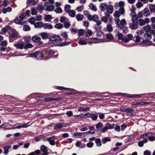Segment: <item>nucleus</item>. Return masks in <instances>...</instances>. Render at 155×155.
<instances>
[{"label":"nucleus","instance_id":"55","mask_svg":"<svg viewBox=\"0 0 155 155\" xmlns=\"http://www.w3.org/2000/svg\"><path fill=\"white\" fill-rule=\"evenodd\" d=\"M91 113H90L88 112V113L84 114L83 117L84 118L91 117Z\"/></svg>","mask_w":155,"mask_h":155},{"label":"nucleus","instance_id":"57","mask_svg":"<svg viewBox=\"0 0 155 155\" xmlns=\"http://www.w3.org/2000/svg\"><path fill=\"white\" fill-rule=\"evenodd\" d=\"M66 114L68 117H71L73 116V112L71 111H69L66 112Z\"/></svg>","mask_w":155,"mask_h":155},{"label":"nucleus","instance_id":"5","mask_svg":"<svg viewBox=\"0 0 155 155\" xmlns=\"http://www.w3.org/2000/svg\"><path fill=\"white\" fill-rule=\"evenodd\" d=\"M150 21L149 18H146L144 20L142 19H139V24L140 26L145 25L146 23H149Z\"/></svg>","mask_w":155,"mask_h":155},{"label":"nucleus","instance_id":"44","mask_svg":"<svg viewBox=\"0 0 155 155\" xmlns=\"http://www.w3.org/2000/svg\"><path fill=\"white\" fill-rule=\"evenodd\" d=\"M143 35L147 39H150L151 38V35L149 34L145 33Z\"/></svg>","mask_w":155,"mask_h":155},{"label":"nucleus","instance_id":"18","mask_svg":"<svg viewBox=\"0 0 155 155\" xmlns=\"http://www.w3.org/2000/svg\"><path fill=\"white\" fill-rule=\"evenodd\" d=\"M111 140L110 138L108 137H104L102 139V142L103 144H105L107 142L110 141Z\"/></svg>","mask_w":155,"mask_h":155},{"label":"nucleus","instance_id":"12","mask_svg":"<svg viewBox=\"0 0 155 155\" xmlns=\"http://www.w3.org/2000/svg\"><path fill=\"white\" fill-rule=\"evenodd\" d=\"M124 5V2L123 1H120L119 2L116 3L114 7L117 8L118 7L122 8Z\"/></svg>","mask_w":155,"mask_h":155},{"label":"nucleus","instance_id":"56","mask_svg":"<svg viewBox=\"0 0 155 155\" xmlns=\"http://www.w3.org/2000/svg\"><path fill=\"white\" fill-rule=\"evenodd\" d=\"M133 111L134 110L132 109H127V112L128 114L130 115H131L132 114Z\"/></svg>","mask_w":155,"mask_h":155},{"label":"nucleus","instance_id":"23","mask_svg":"<svg viewBox=\"0 0 155 155\" xmlns=\"http://www.w3.org/2000/svg\"><path fill=\"white\" fill-rule=\"evenodd\" d=\"M144 31L147 32H149L151 29V27L149 25H147L143 28Z\"/></svg>","mask_w":155,"mask_h":155},{"label":"nucleus","instance_id":"39","mask_svg":"<svg viewBox=\"0 0 155 155\" xmlns=\"http://www.w3.org/2000/svg\"><path fill=\"white\" fill-rule=\"evenodd\" d=\"M33 45L30 43H28L26 44L25 45H24V48L26 49L27 48H32Z\"/></svg>","mask_w":155,"mask_h":155},{"label":"nucleus","instance_id":"8","mask_svg":"<svg viewBox=\"0 0 155 155\" xmlns=\"http://www.w3.org/2000/svg\"><path fill=\"white\" fill-rule=\"evenodd\" d=\"M14 46L15 47L20 49H22L24 47V44L22 43H15L14 44Z\"/></svg>","mask_w":155,"mask_h":155},{"label":"nucleus","instance_id":"24","mask_svg":"<svg viewBox=\"0 0 155 155\" xmlns=\"http://www.w3.org/2000/svg\"><path fill=\"white\" fill-rule=\"evenodd\" d=\"M10 29V27L8 26H6L5 28H2L1 30V33H5L7 31H8Z\"/></svg>","mask_w":155,"mask_h":155},{"label":"nucleus","instance_id":"45","mask_svg":"<svg viewBox=\"0 0 155 155\" xmlns=\"http://www.w3.org/2000/svg\"><path fill=\"white\" fill-rule=\"evenodd\" d=\"M92 32L90 30H88L86 33V35L87 37H90L92 35Z\"/></svg>","mask_w":155,"mask_h":155},{"label":"nucleus","instance_id":"22","mask_svg":"<svg viewBox=\"0 0 155 155\" xmlns=\"http://www.w3.org/2000/svg\"><path fill=\"white\" fill-rule=\"evenodd\" d=\"M106 16H103L101 19V21L106 23L108 21L107 17L109 16V15L107 14H106Z\"/></svg>","mask_w":155,"mask_h":155},{"label":"nucleus","instance_id":"30","mask_svg":"<svg viewBox=\"0 0 155 155\" xmlns=\"http://www.w3.org/2000/svg\"><path fill=\"white\" fill-rule=\"evenodd\" d=\"M68 20V19L64 16H62L60 18V21L62 23L67 22Z\"/></svg>","mask_w":155,"mask_h":155},{"label":"nucleus","instance_id":"34","mask_svg":"<svg viewBox=\"0 0 155 155\" xmlns=\"http://www.w3.org/2000/svg\"><path fill=\"white\" fill-rule=\"evenodd\" d=\"M54 27L57 29H60L63 28V25L62 24L58 23L55 25Z\"/></svg>","mask_w":155,"mask_h":155},{"label":"nucleus","instance_id":"3","mask_svg":"<svg viewBox=\"0 0 155 155\" xmlns=\"http://www.w3.org/2000/svg\"><path fill=\"white\" fill-rule=\"evenodd\" d=\"M114 128V126L111 125L109 123H106L104 127L101 130V132L104 133L109 129H112Z\"/></svg>","mask_w":155,"mask_h":155},{"label":"nucleus","instance_id":"29","mask_svg":"<svg viewBox=\"0 0 155 155\" xmlns=\"http://www.w3.org/2000/svg\"><path fill=\"white\" fill-rule=\"evenodd\" d=\"M143 15L146 17L150 14V12L148 9L147 8H145L143 10Z\"/></svg>","mask_w":155,"mask_h":155},{"label":"nucleus","instance_id":"60","mask_svg":"<svg viewBox=\"0 0 155 155\" xmlns=\"http://www.w3.org/2000/svg\"><path fill=\"white\" fill-rule=\"evenodd\" d=\"M53 138V137H49L48 138H47V139H45V138H43V139L45 141H48L49 142H50L52 140V139Z\"/></svg>","mask_w":155,"mask_h":155},{"label":"nucleus","instance_id":"48","mask_svg":"<svg viewBox=\"0 0 155 155\" xmlns=\"http://www.w3.org/2000/svg\"><path fill=\"white\" fill-rule=\"evenodd\" d=\"M106 36L108 39L110 40H112L113 38V36L112 35L110 34H106Z\"/></svg>","mask_w":155,"mask_h":155},{"label":"nucleus","instance_id":"61","mask_svg":"<svg viewBox=\"0 0 155 155\" xmlns=\"http://www.w3.org/2000/svg\"><path fill=\"white\" fill-rule=\"evenodd\" d=\"M117 35L118 37V38L120 39H122L124 38L123 36V35L120 33H118L117 34Z\"/></svg>","mask_w":155,"mask_h":155},{"label":"nucleus","instance_id":"17","mask_svg":"<svg viewBox=\"0 0 155 155\" xmlns=\"http://www.w3.org/2000/svg\"><path fill=\"white\" fill-rule=\"evenodd\" d=\"M84 16L81 14H78L76 15V18L78 21H81L83 20Z\"/></svg>","mask_w":155,"mask_h":155},{"label":"nucleus","instance_id":"1","mask_svg":"<svg viewBox=\"0 0 155 155\" xmlns=\"http://www.w3.org/2000/svg\"><path fill=\"white\" fill-rule=\"evenodd\" d=\"M86 13H84V14L86 15L87 19L90 21H96L98 19V16L97 15H94L92 16L91 15H89L87 11H86Z\"/></svg>","mask_w":155,"mask_h":155},{"label":"nucleus","instance_id":"43","mask_svg":"<svg viewBox=\"0 0 155 155\" xmlns=\"http://www.w3.org/2000/svg\"><path fill=\"white\" fill-rule=\"evenodd\" d=\"M114 20L115 23L119 27H120V25L119 23L120 22L119 18H114Z\"/></svg>","mask_w":155,"mask_h":155},{"label":"nucleus","instance_id":"37","mask_svg":"<svg viewBox=\"0 0 155 155\" xmlns=\"http://www.w3.org/2000/svg\"><path fill=\"white\" fill-rule=\"evenodd\" d=\"M136 6L138 8L142 7L143 6V4L140 2H138L136 4Z\"/></svg>","mask_w":155,"mask_h":155},{"label":"nucleus","instance_id":"31","mask_svg":"<svg viewBox=\"0 0 155 155\" xmlns=\"http://www.w3.org/2000/svg\"><path fill=\"white\" fill-rule=\"evenodd\" d=\"M149 8L151 12H154L155 11V5L153 4L150 5L149 6Z\"/></svg>","mask_w":155,"mask_h":155},{"label":"nucleus","instance_id":"32","mask_svg":"<svg viewBox=\"0 0 155 155\" xmlns=\"http://www.w3.org/2000/svg\"><path fill=\"white\" fill-rule=\"evenodd\" d=\"M107 31L109 32H111L113 30V28L111 26V24H108L107 25Z\"/></svg>","mask_w":155,"mask_h":155},{"label":"nucleus","instance_id":"58","mask_svg":"<svg viewBox=\"0 0 155 155\" xmlns=\"http://www.w3.org/2000/svg\"><path fill=\"white\" fill-rule=\"evenodd\" d=\"M25 16L26 15L24 13H23L21 14L19 17V18L21 19V21H23Z\"/></svg>","mask_w":155,"mask_h":155},{"label":"nucleus","instance_id":"4","mask_svg":"<svg viewBox=\"0 0 155 155\" xmlns=\"http://www.w3.org/2000/svg\"><path fill=\"white\" fill-rule=\"evenodd\" d=\"M61 38V37L59 35H54L49 38V40L53 43H54L57 41L60 40Z\"/></svg>","mask_w":155,"mask_h":155},{"label":"nucleus","instance_id":"46","mask_svg":"<svg viewBox=\"0 0 155 155\" xmlns=\"http://www.w3.org/2000/svg\"><path fill=\"white\" fill-rule=\"evenodd\" d=\"M43 24L42 23L40 22H38L35 24V28H37L40 27L41 26L43 27Z\"/></svg>","mask_w":155,"mask_h":155},{"label":"nucleus","instance_id":"51","mask_svg":"<svg viewBox=\"0 0 155 155\" xmlns=\"http://www.w3.org/2000/svg\"><path fill=\"white\" fill-rule=\"evenodd\" d=\"M43 138H44L43 137V135H40L38 137H36L35 138V139L36 141H39L41 138H42L43 139Z\"/></svg>","mask_w":155,"mask_h":155},{"label":"nucleus","instance_id":"2","mask_svg":"<svg viewBox=\"0 0 155 155\" xmlns=\"http://www.w3.org/2000/svg\"><path fill=\"white\" fill-rule=\"evenodd\" d=\"M28 55L30 57L36 58L38 59H41L43 57L42 53L39 52H36L30 53Z\"/></svg>","mask_w":155,"mask_h":155},{"label":"nucleus","instance_id":"41","mask_svg":"<svg viewBox=\"0 0 155 155\" xmlns=\"http://www.w3.org/2000/svg\"><path fill=\"white\" fill-rule=\"evenodd\" d=\"M113 15L114 18H119L120 15L118 11H116L114 12Z\"/></svg>","mask_w":155,"mask_h":155},{"label":"nucleus","instance_id":"42","mask_svg":"<svg viewBox=\"0 0 155 155\" xmlns=\"http://www.w3.org/2000/svg\"><path fill=\"white\" fill-rule=\"evenodd\" d=\"M52 18V16L51 15H46L45 17V19L48 21H49Z\"/></svg>","mask_w":155,"mask_h":155},{"label":"nucleus","instance_id":"28","mask_svg":"<svg viewBox=\"0 0 155 155\" xmlns=\"http://www.w3.org/2000/svg\"><path fill=\"white\" fill-rule=\"evenodd\" d=\"M84 133H76L74 134V136H80L81 137H83L84 136Z\"/></svg>","mask_w":155,"mask_h":155},{"label":"nucleus","instance_id":"38","mask_svg":"<svg viewBox=\"0 0 155 155\" xmlns=\"http://www.w3.org/2000/svg\"><path fill=\"white\" fill-rule=\"evenodd\" d=\"M71 6L69 5H67L65 6L64 7V10L66 12H68L71 10Z\"/></svg>","mask_w":155,"mask_h":155},{"label":"nucleus","instance_id":"10","mask_svg":"<svg viewBox=\"0 0 155 155\" xmlns=\"http://www.w3.org/2000/svg\"><path fill=\"white\" fill-rule=\"evenodd\" d=\"M43 27L45 29H51L53 28V27L50 24H48L47 23L43 24Z\"/></svg>","mask_w":155,"mask_h":155},{"label":"nucleus","instance_id":"6","mask_svg":"<svg viewBox=\"0 0 155 155\" xmlns=\"http://www.w3.org/2000/svg\"><path fill=\"white\" fill-rule=\"evenodd\" d=\"M18 34L17 32L14 31L9 35V38L10 42H12L13 40H15V38L18 37Z\"/></svg>","mask_w":155,"mask_h":155},{"label":"nucleus","instance_id":"33","mask_svg":"<svg viewBox=\"0 0 155 155\" xmlns=\"http://www.w3.org/2000/svg\"><path fill=\"white\" fill-rule=\"evenodd\" d=\"M54 9V7L53 5H51L47 6L46 10V11H51Z\"/></svg>","mask_w":155,"mask_h":155},{"label":"nucleus","instance_id":"49","mask_svg":"<svg viewBox=\"0 0 155 155\" xmlns=\"http://www.w3.org/2000/svg\"><path fill=\"white\" fill-rule=\"evenodd\" d=\"M148 103H149L148 102H140L139 103H137L135 104H134V105H135L136 106H137L138 105H146L147 104H148Z\"/></svg>","mask_w":155,"mask_h":155},{"label":"nucleus","instance_id":"9","mask_svg":"<svg viewBox=\"0 0 155 155\" xmlns=\"http://www.w3.org/2000/svg\"><path fill=\"white\" fill-rule=\"evenodd\" d=\"M41 150L43 153V155H47L48 153L47 152V147L44 145H42L41 147Z\"/></svg>","mask_w":155,"mask_h":155},{"label":"nucleus","instance_id":"35","mask_svg":"<svg viewBox=\"0 0 155 155\" xmlns=\"http://www.w3.org/2000/svg\"><path fill=\"white\" fill-rule=\"evenodd\" d=\"M141 44H146L147 45H150L151 44V42L150 41L144 40L141 42Z\"/></svg>","mask_w":155,"mask_h":155},{"label":"nucleus","instance_id":"40","mask_svg":"<svg viewBox=\"0 0 155 155\" xmlns=\"http://www.w3.org/2000/svg\"><path fill=\"white\" fill-rule=\"evenodd\" d=\"M95 142L97 146L100 147L101 145V139L99 138L96 139L95 140Z\"/></svg>","mask_w":155,"mask_h":155},{"label":"nucleus","instance_id":"19","mask_svg":"<svg viewBox=\"0 0 155 155\" xmlns=\"http://www.w3.org/2000/svg\"><path fill=\"white\" fill-rule=\"evenodd\" d=\"M90 8L94 11H96L97 10L96 6L94 5L93 3H90L89 5Z\"/></svg>","mask_w":155,"mask_h":155},{"label":"nucleus","instance_id":"13","mask_svg":"<svg viewBox=\"0 0 155 155\" xmlns=\"http://www.w3.org/2000/svg\"><path fill=\"white\" fill-rule=\"evenodd\" d=\"M40 35L42 39H45L48 38L49 37V34L46 32L41 33Z\"/></svg>","mask_w":155,"mask_h":155},{"label":"nucleus","instance_id":"53","mask_svg":"<svg viewBox=\"0 0 155 155\" xmlns=\"http://www.w3.org/2000/svg\"><path fill=\"white\" fill-rule=\"evenodd\" d=\"M93 120H96L97 118V116L95 114L91 113V117Z\"/></svg>","mask_w":155,"mask_h":155},{"label":"nucleus","instance_id":"11","mask_svg":"<svg viewBox=\"0 0 155 155\" xmlns=\"http://www.w3.org/2000/svg\"><path fill=\"white\" fill-rule=\"evenodd\" d=\"M136 8L134 6H132L130 9V11L131 12L130 14V15L132 16H136L137 15L136 13L135 12Z\"/></svg>","mask_w":155,"mask_h":155},{"label":"nucleus","instance_id":"7","mask_svg":"<svg viewBox=\"0 0 155 155\" xmlns=\"http://www.w3.org/2000/svg\"><path fill=\"white\" fill-rule=\"evenodd\" d=\"M32 40L33 41L36 42H39L40 44H42V42L40 41L41 38L40 37H39L36 36H34L32 38Z\"/></svg>","mask_w":155,"mask_h":155},{"label":"nucleus","instance_id":"54","mask_svg":"<svg viewBox=\"0 0 155 155\" xmlns=\"http://www.w3.org/2000/svg\"><path fill=\"white\" fill-rule=\"evenodd\" d=\"M84 33V31L83 29L79 30L78 31V34L80 36H82L83 35Z\"/></svg>","mask_w":155,"mask_h":155},{"label":"nucleus","instance_id":"62","mask_svg":"<svg viewBox=\"0 0 155 155\" xmlns=\"http://www.w3.org/2000/svg\"><path fill=\"white\" fill-rule=\"evenodd\" d=\"M78 43L80 45H86L87 44L85 41L83 40H81L80 41L78 42Z\"/></svg>","mask_w":155,"mask_h":155},{"label":"nucleus","instance_id":"20","mask_svg":"<svg viewBox=\"0 0 155 155\" xmlns=\"http://www.w3.org/2000/svg\"><path fill=\"white\" fill-rule=\"evenodd\" d=\"M69 16L72 17H74L75 16L76 12L74 10H71L68 12Z\"/></svg>","mask_w":155,"mask_h":155},{"label":"nucleus","instance_id":"50","mask_svg":"<svg viewBox=\"0 0 155 155\" xmlns=\"http://www.w3.org/2000/svg\"><path fill=\"white\" fill-rule=\"evenodd\" d=\"M95 126L96 128L98 129L102 127L103 126V125L102 123L99 122Z\"/></svg>","mask_w":155,"mask_h":155},{"label":"nucleus","instance_id":"47","mask_svg":"<svg viewBox=\"0 0 155 155\" xmlns=\"http://www.w3.org/2000/svg\"><path fill=\"white\" fill-rule=\"evenodd\" d=\"M55 12L57 13H60L62 12V10L61 8L58 7L55 9Z\"/></svg>","mask_w":155,"mask_h":155},{"label":"nucleus","instance_id":"52","mask_svg":"<svg viewBox=\"0 0 155 155\" xmlns=\"http://www.w3.org/2000/svg\"><path fill=\"white\" fill-rule=\"evenodd\" d=\"M23 29L25 31H28L30 30V27L29 25H25L24 26Z\"/></svg>","mask_w":155,"mask_h":155},{"label":"nucleus","instance_id":"16","mask_svg":"<svg viewBox=\"0 0 155 155\" xmlns=\"http://www.w3.org/2000/svg\"><path fill=\"white\" fill-rule=\"evenodd\" d=\"M107 5L105 3H102L100 4V9L101 11H104L107 7Z\"/></svg>","mask_w":155,"mask_h":155},{"label":"nucleus","instance_id":"27","mask_svg":"<svg viewBox=\"0 0 155 155\" xmlns=\"http://www.w3.org/2000/svg\"><path fill=\"white\" fill-rule=\"evenodd\" d=\"M113 6L111 5L108 6L107 8V12L110 13H111L113 12Z\"/></svg>","mask_w":155,"mask_h":155},{"label":"nucleus","instance_id":"21","mask_svg":"<svg viewBox=\"0 0 155 155\" xmlns=\"http://www.w3.org/2000/svg\"><path fill=\"white\" fill-rule=\"evenodd\" d=\"M129 28L131 29H136L137 28V23H133L132 24H129Z\"/></svg>","mask_w":155,"mask_h":155},{"label":"nucleus","instance_id":"15","mask_svg":"<svg viewBox=\"0 0 155 155\" xmlns=\"http://www.w3.org/2000/svg\"><path fill=\"white\" fill-rule=\"evenodd\" d=\"M15 21L16 24L20 25H23L25 23L24 21H21L20 18L19 17L16 18L15 19Z\"/></svg>","mask_w":155,"mask_h":155},{"label":"nucleus","instance_id":"36","mask_svg":"<svg viewBox=\"0 0 155 155\" xmlns=\"http://www.w3.org/2000/svg\"><path fill=\"white\" fill-rule=\"evenodd\" d=\"M126 24V21L124 19H123L121 20L120 21V28H122V27H120L121 25L123 26L124 25H125Z\"/></svg>","mask_w":155,"mask_h":155},{"label":"nucleus","instance_id":"63","mask_svg":"<svg viewBox=\"0 0 155 155\" xmlns=\"http://www.w3.org/2000/svg\"><path fill=\"white\" fill-rule=\"evenodd\" d=\"M83 8L82 6H78L76 10L78 12H81Z\"/></svg>","mask_w":155,"mask_h":155},{"label":"nucleus","instance_id":"64","mask_svg":"<svg viewBox=\"0 0 155 155\" xmlns=\"http://www.w3.org/2000/svg\"><path fill=\"white\" fill-rule=\"evenodd\" d=\"M94 143L92 142H89L87 144V146L88 148H91L93 147Z\"/></svg>","mask_w":155,"mask_h":155},{"label":"nucleus","instance_id":"14","mask_svg":"<svg viewBox=\"0 0 155 155\" xmlns=\"http://www.w3.org/2000/svg\"><path fill=\"white\" fill-rule=\"evenodd\" d=\"M38 2V0H28L26 3L27 4H30L33 5H35Z\"/></svg>","mask_w":155,"mask_h":155},{"label":"nucleus","instance_id":"26","mask_svg":"<svg viewBox=\"0 0 155 155\" xmlns=\"http://www.w3.org/2000/svg\"><path fill=\"white\" fill-rule=\"evenodd\" d=\"M63 125L62 123H60L57 124L55 127H54V129L55 130H58L61 129L63 127Z\"/></svg>","mask_w":155,"mask_h":155},{"label":"nucleus","instance_id":"25","mask_svg":"<svg viewBox=\"0 0 155 155\" xmlns=\"http://www.w3.org/2000/svg\"><path fill=\"white\" fill-rule=\"evenodd\" d=\"M12 8L10 7H8L6 8H5L3 9V12L4 13H5L7 12H10L12 11Z\"/></svg>","mask_w":155,"mask_h":155},{"label":"nucleus","instance_id":"59","mask_svg":"<svg viewBox=\"0 0 155 155\" xmlns=\"http://www.w3.org/2000/svg\"><path fill=\"white\" fill-rule=\"evenodd\" d=\"M125 12L124 9L123 8H120L119 10V12L121 14H123Z\"/></svg>","mask_w":155,"mask_h":155}]
</instances>
